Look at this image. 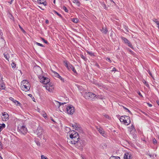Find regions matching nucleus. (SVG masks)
<instances>
[{
	"label": "nucleus",
	"mask_w": 159,
	"mask_h": 159,
	"mask_svg": "<svg viewBox=\"0 0 159 159\" xmlns=\"http://www.w3.org/2000/svg\"><path fill=\"white\" fill-rule=\"evenodd\" d=\"M84 96L86 99L94 100L97 98L96 95L91 92L85 93Z\"/></svg>",
	"instance_id": "1"
},
{
	"label": "nucleus",
	"mask_w": 159,
	"mask_h": 159,
	"mask_svg": "<svg viewBox=\"0 0 159 159\" xmlns=\"http://www.w3.org/2000/svg\"><path fill=\"white\" fill-rule=\"evenodd\" d=\"M72 144H74L75 147L77 148L81 149L84 146V141L80 139H77L75 140V142L71 143Z\"/></svg>",
	"instance_id": "2"
},
{
	"label": "nucleus",
	"mask_w": 159,
	"mask_h": 159,
	"mask_svg": "<svg viewBox=\"0 0 159 159\" xmlns=\"http://www.w3.org/2000/svg\"><path fill=\"white\" fill-rule=\"evenodd\" d=\"M70 137L71 139V143H74L75 142V140L80 139L79 137L78 133L73 131V132L70 135Z\"/></svg>",
	"instance_id": "3"
},
{
	"label": "nucleus",
	"mask_w": 159,
	"mask_h": 159,
	"mask_svg": "<svg viewBox=\"0 0 159 159\" xmlns=\"http://www.w3.org/2000/svg\"><path fill=\"white\" fill-rule=\"evenodd\" d=\"M120 120L121 122H123L124 124L126 125H129L131 122L130 117L128 116H122L120 118Z\"/></svg>",
	"instance_id": "4"
},
{
	"label": "nucleus",
	"mask_w": 159,
	"mask_h": 159,
	"mask_svg": "<svg viewBox=\"0 0 159 159\" xmlns=\"http://www.w3.org/2000/svg\"><path fill=\"white\" fill-rule=\"evenodd\" d=\"M66 110L68 114L72 115L75 112V108L72 105H70L67 107Z\"/></svg>",
	"instance_id": "5"
},
{
	"label": "nucleus",
	"mask_w": 159,
	"mask_h": 159,
	"mask_svg": "<svg viewBox=\"0 0 159 159\" xmlns=\"http://www.w3.org/2000/svg\"><path fill=\"white\" fill-rule=\"evenodd\" d=\"M43 132V130L42 128L40 126H39L36 131L38 136L39 138H41L42 137V135Z\"/></svg>",
	"instance_id": "6"
},
{
	"label": "nucleus",
	"mask_w": 159,
	"mask_h": 159,
	"mask_svg": "<svg viewBox=\"0 0 159 159\" xmlns=\"http://www.w3.org/2000/svg\"><path fill=\"white\" fill-rule=\"evenodd\" d=\"M18 131L24 135L25 134L27 133V130L25 126H22L20 129L18 128Z\"/></svg>",
	"instance_id": "7"
},
{
	"label": "nucleus",
	"mask_w": 159,
	"mask_h": 159,
	"mask_svg": "<svg viewBox=\"0 0 159 159\" xmlns=\"http://www.w3.org/2000/svg\"><path fill=\"white\" fill-rule=\"evenodd\" d=\"M122 40L124 42L125 44H127L128 46L132 49L134 48L133 47L131 44V43L128 40V39L124 37H121Z\"/></svg>",
	"instance_id": "8"
},
{
	"label": "nucleus",
	"mask_w": 159,
	"mask_h": 159,
	"mask_svg": "<svg viewBox=\"0 0 159 159\" xmlns=\"http://www.w3.org/2000/svg\"><path fill=\"white\" fill-rule=\"evenodd\" d=\"M45 87L46 89L50 92H52L54 89L53 86L51 84H47L45 86Z\"/></svg>",
	"instance_id": "9"
},
{
	"label": "nucleus",
	"mask_w": 159,
	"mask_h": 159,
	"mask_svg": "<svg viewBox=\"0 0 159 159\" xmlns=\"http://www.w3.org/2000/svg\"><path fill=\"white\" fill-rule=\"evenodd\" d=\"M96 128L97 129L98 131L100 134H101L102 136L105 137L106 134H105L104 131L103 130V129L101 127L99 128L97 126H96Z\"/></svg>",
	"instance_id": "10"
},
{
	"label": "nucleus",
	"mask_w": 159,
	"mask_h": 159,
	"mask_svg": "<svg viewBox=\"0 0 159 159\" xmlns=\"http://www.w3.org/2000/svg\"><path fill=\"white\" fill-rule=\"evenodd\" d=\"M9 115L6 112H4L2 113V116L1 117L3 121H6L8 119Z\"/></svg>",
	"instance_id": "11"
},
{
	"label": "nucleus",
	"mask_w": 159,
	"mask_h": 159,
	"mask_svg": "<svg viewBox=\"0 0 159 159\" xmlns=\"http://www.w3.org/2000/svg\"><path fill=\"white\" fill-rule=\"evenodd\" d=\"M42 79L43 80H42V83L46 84H48L50 82V79L43 76Z\"/></svg>",
	"instance_id": "12"
},
{
	"label": "nucleus",
	"mask_w": 159,
	"mask_h": 159,
	"mask_svg": "<svg viewBox=\"0 0 159 159\" xmlns=\"http://www.w3.org/2000/svg\"><path fill=\"white\" fill-rule=\"evenodd\" d=\"M53 73H54V74L55 75V77H57V78H59V79H60L62 82H65V80H64V79L62 78V77H61L59 74L57 73L55 71H54Z\"/></svg>",
	"instance_id": "13"
},
{
	"label": "nucleus",
	"mask_w": 159,
	"mask_h": 159,
	"mask_svg": "<svg viewBox=\"0 0 159 159\" xmlns=\"http://www.w3.org/2000/svg\"><path fill=\"white\" fill-rule=\"evenodd\" d=\"M21 89L23 91H29L30 89V87L29 86H27L25 85H23L21 87Z\"/></svg>",
	"instance_id": "14"
},
{
	"label": "nucleus",
	"mask_w": 159,
	"mask_h": 159,
	"mask_svg": "<svg viewBox=\"0 0 159 159\" xmlns=\"http://www.w3.org/2000/svg\"><path fill=\"white\" fill-rule=\"evenodd\" d=\"M6 88L5 84L3 82L2 79L0 82V90L5 89Z\"/></svg>",
	"instance_id": "15"
},
{
	"label": "nucleus",
	"mask_w": 159,
	"mask_h": 159,
	"mask_svg": "<svg viewBox=\"0 0 159 159\" xmlns=\"http://www.w3.org/2000/svg\"><path fill=\"white\" fill-rule=\"evenodd\" d=\"M124 158L125 159H132L130 155L128 152H126L124 155Z\"/></svg>",
	"instance_id": "16"
},
{
	"label": "nucleus",
	"mask_w": 159,
	"mask_h": 159,
	"mask_svg": "<svg viewBox=\"0 0 159 159\" xmlns=\"http://www.w3.org/2000/svg\"><path fill=\"white\" fill-rule=\"evenodd\" d=\"M37 2L40 4H43L45 6L47 5L45 0H37Z\"/></svg>",
	"instance_id": "17"
},
{
	"label": "nucleus",
	"mask_w": 159,
	"mask_h": 159,
	"mask_svg": "<svg viewBox=\"0 0 159 159\" xmlns=\"http://www.w3.org/2000/svg\"><path fill=\"white\" fill-rule=\"evenodd\" d=\"M66 103L65 102L61 103L57 101H55V103H54V104L56 105V107L59 108L61 104H63Z\"/></svg>",
	"instance_id": "18"
},
{
	"label": "nucleus",
	"mask_w": 159,
	"mask_h": 159,
	"mask_svg": "<svg viewBox=\"0 0 159 159\" xmlns=\"http://www.w3.org/2000/svg\"><path fill=\"white\" fill-rule=\"evenodd\" d=\"M9 99L12 101L15 104H16V105L17 106H18L20 104V103L18 101L15 100L14 99L12 98V97H10L9 98Z\"/></svg>",
	"instance_id": "19"
},
{
	"label": "nucleus",
	"mask_w": 159,
	"mask_h": 159,
	"mask_svg": "<svg viewBox=\"0 0 159 159\" xmlns=\"http://www.w3.org/2000/svg\"><path fill=\"white\" fill-rule=\"evenodd\" d=\"M64 63L65 64V66L67 67V69H69L70 65L71 64H70L69 62L66 61H64Z\"/></svg>",
	"instance_id": "20"
},
{
	"label": "nucleus",
	"mask_w": 159,
	"mask_h": 159,
	"mask_svg": "<svg viewBox=\"0 0 159 159\" xmlns=\"http://www.w3.org/2000/svg\"><path fill=\"white\" fill-rule=\"evenodd\" d=\"M69 67V69H68V70H70L71 69L75 73H77L75 67L71 64L70 65V67Z\"/></svg>",
	"instance_id": "21"
},
{
	"label": "nucleus",
	"mask_w": 159,
	"mask_h": 159,
	"mask_svg": "<svg viewBox=\"0 0 159 159\" xmlns=\"http://www.w3.org/2000/svg\"><path fill=\"white\" fill-rule=\"evenodd\" d=\"M101 30L102 33H104L105 34H106L108 31L106 28H104L103 27L102 28V29H101Z\"/></svg>",
	"instance_id": "22"
},
{
	"label": "nucleus",
	"mask_w": 159,
	"mask_h": 159,
	"mask_svg": "<svg viewBox=\"0 0 159 159\" xmlns=\"http://www.w3.org/2000/svg\"><path fill=\"white\" fill-rule=\"evenodd\" d=\"M3 55L5 58L8 61H9V54L7 53H4Z\"/></svg>",
	"instance_id": "23"
},
{
	"label": "nucleus",
	"mask_w": 159,
	"mask_h": 159,
	"mask_svg": "<svg viewBox=\"0 0 159 159\" xmlns=\"http://www.w3.org/2000/svg\"><path fill=\"white\" fill-rule=\"evenodd\" d=\"M86 52L87 53L89 54L90 56H94L95 55L92 52L89 51L88 50H86Z\"/></svg>",
	"instance_id": "24"
},
{
	"label": "nucleus",
	"mask_w": 159,
	"mask_h": 159,
	"mask_svg": "<svg viewBox=\"0 0 159 159\" xmlns=\"http://www.w3.org/2000/svg\"><path fill=\"white\" fill-rule=\"evenodd\" d=\"M73 2L74 3H76L79 7L80 5V3L79 2V0H73Z\"/></svg>",
	"instance_id": "25"
},
{
	"label": "nucleus",
	"mask_w": 159,
	"mask_h": 159,
	"mask_svg": "<svg viewBox=\"0 0 159 159\" xmlns=\"http://www.w3.org/2000/svg\"><path fill=\"white\" fill-rule=\"evenodd\" d=\"M35 142L37 144V145L38 146H40V143L38 139H36L35 140Z\"/></svg>",
	"instance_id": "26"
},
{
	"label": "nucleus",
	"mask_w": 159,
	"mask_h": 159,
	"mask_svg": "<svg viewBox=\"0 0 159 159\" xmlns=\"http://www.w3.org/2000/svg\"><path fill=\"white\" fill-rule=\"evenodd\" d=\"M143 82L147 87H149V84L145 80H143Z\"/></svg>",
	"instance_id": "27"
},
{
	"label": "nucleus",
	"mask_w": 159,
	"mask_h": 159,
	"mask_svg": "<svg viewBox=\"0 0 159 159\" xmlns=\"http://www.w3.org/2000/svg\"><path fill=\"white\" fill-rule=\"evenodd\" d=\"M97 98L99 99H105L104 97H103L101 95H96Z\"/></svg>",
	"instance_id": "28"
},
{
	"label": "nucleus",
	"mask_w": 159,
	"mask_h": 159,
	"mask_svg": "<svg viewBox=\"0 0 159 159\" xmlns=\"http://www.w3.org/2000/svg\"><path fill=\"white\" fill-rule=\"evenodd\" d=\"M80 56L81 57L82 59H83L84 61H86L87 60V58L83 54H80Z\"/></svg>",
	"instance_id": "29"
},
{
	"label": "nucleus",
	"mask_w": 159,
	"mask_h": 159,
	"mask_svg": "<svg viewBox=\"0 0 159 159\" xmlns=\"http://www.w3.org/2000/svg\"><path fill=\"white\" fill-rule=\"evenodd\" d=\"M53 12H54V14H57V15L58 16H59L61 18L62 17L61 15V14L59 13L56 11L54 10V11H53Z\"/></svg>",
	"instance_id": "30"
},
{
	"label": "nucleus",
	"mask_w": 159,
	"mask_h": 159,
	"mask_svg": "<svg viewBox=\"0 0 159 159\" xmlns=\"http://www.w3.org/2000/svg\"><path fill=\"white\" fill-rule=\"evenodd\" d=\"M79 20L77 18H73L72 21L75 23H76L78 22Z\"/></svg>",
	"instance_id": "31"
},
{
	"label": "nucleus",
	"mask_w": 159,
	"mask_h": 159,
	"mask_svg": "<svg viewBox=\"0 0 159 159\" xmlns=\"http://www.w3.org/2000/svg\"><path fill=\"white\" fill-rule=\"evenodd\" d=\"M41 39L46 44H49V43L46 40H45L44 38H41Z\"/></svg>",
	"instance_id": "32"
},
{
	"label": "nucleus",
	"mask_w": 159,
	"mask_h": 159,
	"mask_svg": "<svg viewBox=\"0 0 159 159\" xmlns=\"http://www.w3.org/2000/svg\"><path fill=\"white\" fill-rule=\"evenodd\" d=\"M146 154L147 155H148L149 156L151 157H153L154 154V153H152V154H150L149 153H148V152H147Z\"/></svg>",
	"instance_id": "33"
},
{
	"label": "nucleus",
	"mask_w": 159,
	"mask_h": 159,
	"mask_svg": "<svg viewBox=\"0 0 159 159\" xmlns=\"http://www.w3.org/2000/svg\"><path fill=\"white\" fill-rule=\"evenodd\" d=\"M11 65L12 67L13 68H15L16 67V64L14 62H12L11 64Z\"/></svg>",
	"instance_id": "34"
},
{
	"label": "nucleus",
	"mask_w": 159,
	"mask_h": 159,
	"mask_svg": "<svg viewBox=\"0 0 159 159\" xmlns=\"http://www.w3.org/2000/svg\"><path fill=\"white\" fill-rule=\"evenodd\" d=\"M96 85H97L99 87H102V84H100L98 83H94Z\"/></svg>",
	"instance_id": "35"
},
{
	"label": "nucleus",
	"mask_w": 159,
	"mask_h": 159,
	"mask_svg": "<svg viewBox=\"0 0 159 159\" xmlns=\"http://www.w3.org/2000/svg\"><path fill=\"white\" fill-rule=\"evenodd\" d=\"M106 118L110 120L111 119V118L109 116L107 115H106V114H105L103 115Z\"/></svg>",
	"instance_id": "36"
},
{
	"label": "nucleus",
	"mask_w": 159,
	"mask_h": 159,
	"mask_svg": "<svg viewBox=\"0 0 159 159\" xmlns=\"http://www.w3.org/2000/svg\"><path fill=\"white\" fill-rule=\"evenodd\" d=\"M0 127L1 128V129L2 130L3 128L5 127V125L4 124H2L0 125Z\"/></svg>",
	"instance_id": "37"
},
{
	"label": "nucleus",
	"mask_w": 159,
	"mask_h": 159,
	"mask_svg": "<svg viewBox=\"0 0 159 159\" xmlns=\"http://www.w3.org/2000/svg\"><path fill=\"white\" fill-rule=\"evenodd\" d=\"M148 73V74H149V75H150V76L153 79H154V77L151 73V72L150 71V70H148V71H147Z\"/></svg>",
	"instance_id": "38"
},
{
	"label": "nucleus",
	"mask_w": 159,
	"mask_h": 159,
	"mask_svg": "<svg viewBox=\"0 0 159 159\" xmlns=\"http://www.w3.org/2000/svg\"><path fill=\"white\" fill-rule=\"evenodd\" d=\"M63 9L66 12H68V11L66 7H65V6H63Z\"/></svg>",
	"instance_id": "39"
},
{
	"label": "nucleus",
	"mask_w": 159,
	"mask_h": 159,
	"mask_svg": "<svg viewBox=\"0 0 159 159\" xmlns=\"http://www.w3.org/2000/svg\"><path fill=\"white\" fill-rule=\"evenodd\" d=\"M35 44L36 45H38V46H41V47H44V46L42 44L40 43H39L38 42H35Z\"/></svg>",
	"instance_id": "40"
},
{
	"label": "nucleus",
	"mask_w": 159,
	"mask_h": 159,
	"mask_svg": "<svg viewBox=\"0 0 159 159\" xmlns=\"http://www.w3.org/2000/svg\"><path fill=\"white\" fill-rule=\"evenodd\" d=\"M152 142L154 144H156L157 143V141L155 138L153 139Z\"/></svg>",
	"instance_id": "41"
},
{
	"label": "nucleus",
	"mask_w": 159,
	"mask_h": 159,
	"mask_svg": "<svg viewBox=\"0 0 159 159\" xmlns=\"http://www.w3.org/2000/svg\"><path fill=\"white\" fill-rule=\"evenodd\" d=\"M123 108L125 110H126V111L128 112L129 113H131V111L127 108L126 107L123 106Z\"/></svg>",
	"instance_id": "42"
},
{
	"label": "nucleus",
	"mask_w": 159,
	"mask_h": 159,
	"mask_svg": "<svg viewBox=\"0 0 159 159\" xmlns=\"http://www.w3.org/2000/svg\"><path fill=\"white\" fill-rule=\"evenodd\" d=\"M102 147L103 149L107 148V145L106 143H103L102 144Z\"/></svg>",
	"instance_id": "43"
},
{
	"label": "nucleus",
	"mask_w": 159,
	"mask_h": 159,
	"mask_svg": "<svg viewBox=\"0 0 159 159\" xmlns=\"http://www.w3.org/2000/svg\"><path fill=\"white\" fill-rule=\"evenodd\" d=\"M41 159H48L47 157H45L44 155H42L41 156Z\"/></svg>",
	"instance_id": "44"
},
{
	"label": "nucleus",
	"mask_w": 159,
	"mask_h": 159,
	"mask_svg": "<svg viewBox=\"0 0 159 159\" xmlns=\"http://www.w3.org/2000/svg\"><path fill=\"white\" fill-rule=\"evenodd\" d=\"M106 60L107 61H109L110 62V63H111L112 62L111 61V60L110 58H108V57H107V59H106Z\"/></svg>",
	"instance_id": "45"
},
{
	"label": "nucleus",
	"mask_w": 159,
	"mask_h": 159,
	"mask_svg": "<svg viewBox=\"0 0 159 159\" xmlns=\"http://www.w3.org/2000/svg\"><path fill=\"white\" fill-rule=\"evenodd\" d=\"M19 26L20 29L23 32H25V30L22 28L21 26L20 25H19Z\"/></svg>",
	"instance_id": "46"
},
{
	"label": "nucleus",
	"mask_w": 159,
	"mask_h": 159,
	"mask_svg": "<svg viewBox=\"0 0 159 159\" xmlns=\"http://www.w3.org/2000/svg\"><path fill=\"white\" fill-rule=\"evenodd\" d=\"M116 70V69L115 67H113L112 70L111 71H115Z\"/></svg>",
	"instance_id": "47"
},
{
	"label": "nucleus",
	"mask_w": 159,
	"mask_h": 159,
	"mask_svg": "<svg viewBox=\"0 0 159 159\" xmlns=\"http://www.w3.org/2000/svg\"><path fill=\"white\" fill-rule=\"evenodd\" d=\"M2 143L0 141V148H2Z\"/></svg>",
	"instance_id": "48"
},
{
	"label": "nucleus",
	"mask_w": 159,
	"mask_h": 159,
	"mask_svg": "<svg viewBox=\"0 0 159 159\" xmlns=\"http://www.w3.org/2000/svg\"><path fill=\"white\" fill-rule=\"evenodd\" d=\"M115 157L114 156H111L109 158V159H115Z\"/></svg>",
	"instance_id": "49"
},
{
	"label": "nucleus",
	"mask_w": 159,
	"mask_h": 159,
	"mask_svg": "<svg viewBox=\"0 0 159 159\" xmlns=\"http://www.w3.org/2000/svg\"><path fill=\"white\" fill-rule=\"evenodd\" d=\"M131 129H132V130H133V129H135L134 128V126L133 125H131Z\"/></svg>",
	"instance_id": "50"
},
{
	"label": "nucleus",
	"mask_w": 159,
	"mask_h": 159,
	"mask_svg": "<svg viewBox=\"0 0 159 159\" xmlns=\"http://www.w3.org/2000/svg\"><path fill=\"white\" fill-rule=\"evenodd\" d=\"M72 127H75L76 128H77V126L76 124H75L74 125H72Z\"/></svg>",
	"instance_id": "51"
},
{
	"label": "nucleus",
	"mask_w": 159,
	"mask_h": 159,
	"mask_svg": "<svg viewBox=\"0 0 159 159\" xmlns=\"http://www.w3.org/2000/svg\"><path fill=\"white\" fill-rule=\"evenodd\" d=\"M147 104H148V106L149 107H151L152 106V105L151 104H150L149 103H147Z\"/></svg>",
	"instance_id": "52"
},
{
	"label": "nucleus",
	"mask_w": 159,
	"mask_h": 159,
	"mask_svg": "<svg viewBox=\"0 0 159 159\" xmlns=\"http://www.w3.org/2000/svg\"><path fill=\"white\" fill-rule=\"evenodd\" d=\"M81 157L82 158V159H86V158L84 157V156H83L82 155H81Z\"/></svg>",
	"instance_id": "53"
},
{
	"label": "nucleus",
	"mask_w": 159,
	"mask_h": 159,
	"mask_svg": "<svg viewBox=\"0 0 159 159\" xmlns=\"http://www.w3.org/2000/svg\"><path fill=\"white\" fill-rule=\"evenodd\" d=\"M115 159H120V158L119 157H115Z\"/></svg>",
	"instance_id": "54"
},
{
	"label": "nucleus",
	"mask_w": 159,
	"mask_h": 159,
	"mask_svg": "<svg viewBox=\"0 0 159 159\" xmlns=\"http://www.w3.org/2000/svg\"><path fill=\"white\" fill-rule=\"evenodd\" d=\"M49 22V21L48 20H46L45 21V23H46V24H48Z\"/></svg>",
	"instance_id": "55"
},
{
	"label": "nucleus",
	"mask_w": 159,
	"mask_h": 159,
	"mask_svg": "<svg viewBox=\"0 0 159 159\" xmlns=\"http://www.w3.org/2000/svg\"><path fill=\"white\" fill-rule=\"evenodd\" d=\"M155 23L157 25L159 24V22L158 21H156V22H155Z\"/></svg>",
	"instance_id": "56"
},
{
	"label": "nucleus",
	"mask_w": 159,
	"mask_h": 159,
	"mask_svg": "<svg viewBox=\"0 0 159 159\" xmlns=\"http://www.w3.org/2000/svg\"><path fill=\"white\" fill-rule=\"evenodd\" d=\"M46 115V114H43V117H44V118H45V117H46V116H45Z\"/></svg>",
	"instance_id": "57"
},
{
	"label": "nucleus",
	"mask_w": 159,
	"mask_h": 159,
	"mask_svg": "<svg viewBox=\"0 0 159 159\" xmlns=\"http://www.w3.org/2000/svg\"><path fill=\"white\" fill-rule=\"evenodd\" d=\"M111 2H113L114 4H115V3L113 1V0H109Z\"/></svg>",
	"instance_id": "58"
},
{
	"label": "nucleus",
	"mask_w": 159,
	"mask_h": 159,
	"mask_svg": "<svg viewBox=\"0 0 159 159\" xmlns=\"http://www.w3.org/2000/svg\"><path fill=\"white\" fill-rule=\"evenodd\" d=\"M39 7L40 8L41 10H44V9H43V8H42L41 7H40V6H39Z\"/></svg>",
	"instance_id": "59"
},
{
	"label": "nucleus",
	"mask_w": 159,
	"mask_h": 159,
	"mask_svg": "<svg viewBox=\"0 0 159 159\" xmlns=\"http://www.w3.org/2000/svg\"><path fill=\"white\" fill-rule=\"evenodd\" d=\"M157 104H158V105H159V101H157Z\"/></svg>",
	"instance_id": "60"
},
{
	"label": "nucleus",
	"mask_w": 159,
	"mask_h": 159,
	"mask_svg": "<svg viewBox=\"0 0 159 159\" xmlns=\"http://www.w3.org/2000/svg\"><path fill=\"white\" fill-rule=\"evenodd\" d=\"M9 2V3H10V4H11L12 2V1H11L10 2Z\"/></svg>",
	"instance_id": "61"
},
{
	"label": "nucleus",
	"mask_w": 159,
	"mask_h": 159,
	"mask_svg": "<svg viewBox=\"0 0 159 159\" xmlns=\"http://www.w3.org/2000/svg\"><path fill=\"white\" fill-rule=\"evenodd\" d=\"M154 21L155 22H156V21H157V20L156 19H155V20H154Z\"/></svg>",
	"instance_id": "62"
},
{
	"label": "nucleus",
	"mask_w": 159,
	"mask_h": 159,
	"mask_svg": "<svg viewBox=\"0 0 159 159\" xmlns=\"http://www.w3.org/2000/svg\"><path fill=\"white\" fill-rule=\"evenodd\" d=\"M97 66H98V67H99V65L98 64H97L96 65Z\"/></svg>",
	"instance_id": "63"
},
{
	"label": "nucleus",
	"mask_w": 159,
	"mask_h": 159,
	"mask_svg": "<svg viewBox=\"0 0 159 159\" xmlns=\"http://www.w3.org/2000/svg\"><path fill=\"white\" fill-rule=\"evenodd\" d=\"M157 27L159 29V24L157 25Z\"/></svg>",
	"instance_id": "64"
}]
</instances>
